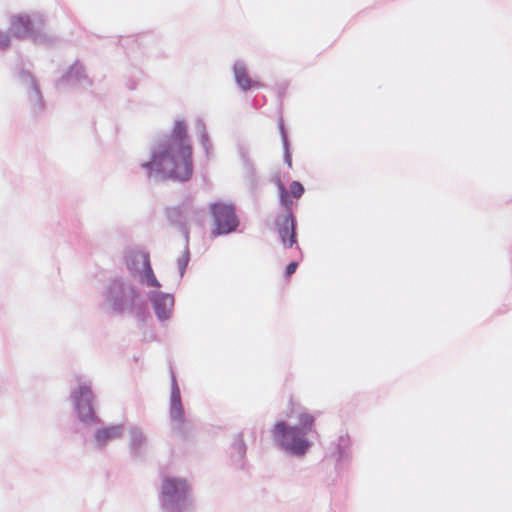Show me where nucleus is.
Returning <instances> with one entry per match:
<instances>
[{"label":"nucleus","mask_w":512,"mask_h":512,"mask_svg":"<svg viewBox=\"0 0 512 512\" xmlns=\"http://www.w3.org/2000/svg\"><path fill=\"white\" fill-rule=\"evenodd\" d=\"M10 37L7 33L0 30V49H5L10 46Z\"/></svg>","instance_id":"obj_17"},{"label":"nucleus","mask_w":512,"mask_h":512,"mask_svg":"<svg viewBox=\"0 0 512 512\" xmlns=\"http://www.w3.org/2000/svg\"><path fill=\"white\" fill-rule=\"evenodd\" d=\"M211 212L215 222V235L229 233L236 229L238 222L231 205L214 204L211 206Z\"/></svg>","instance_id":"obj_4"},{"label":"nucleus","mask_w":512,"mask_h":512,"mask_svg":"<svg viewBox=\"0 0 512 512\" xmlns=\"http://www.w3.org/2000/svg\"><path fill=\"white\" fill-rule=\"evenodd\" d=\"M298 427H287L285 422H278L272 430L273 440L283 449L295 455H304L310 443L304 435L312 430L314 417L306 412L298 416Z\"/></svg>","instance_id":"obj_2"},{"label":"nucleus","mask_w":512,"mask_h":512,"mask_svg":"<svg viewBox=\"0 0 512 512\" xmlns=\"http://www.w3.org/2000/svg\"><path fill=\"white\" fill-rule=\"evenodd\" d=\"M11 32L19 39H31L36 44H47L50 37L43 32L42 24L36 25L26 14L15 15L11 18Z\"/></svg>","instance_id":"obj_3"},{"label":"nucleus","mask_w":512,"mask_h":512,"mask_svg":"<svg viewBox=\"0 0 512 512\" xmlns=\"http://www.w3.org/2000/svg\"><path fill=\"white\" fill-rule=\"evenodd\" d=\"M298 267V263L297 262H291L287 265L286 267V276L287 277H290L292 274L295 273L296 269Z\"/></svg>","instance_id":"obj_18"},{"label":"nucleus","mask_w":512,"mask_h":512,"mask_svg":"<svg viewBox=\"0 0 512 512\" xmlns=\"http://www.w3.org/2000/svg\"><path fill=\"white\" fill-rule=\"evenodd\" d=\"M233 74L237 86L247 92L252 88H261L264 86L261 82L253 80L249 74L247 65L243 60H237L233 65Z\"/></svg>","instance_id":"obj_7"},{"label":"nucleus","mask_w":512,"mask_h":512,"mask_svg":"<svg viewBox=\"0 0 512 512\" xmlns=\"http://www.w3.org/2000/svg\"><path fill=\"white\" fill-rule=\"evenodd\" d=\"M188 490L186 481L178 479H166L163 482L162 493L171 498H182Z\"/></svg>","instance_id":"obj_9"},{"label":"nucleus","mask_w":512,"mask_h":512,"mask_svg":"<svg viewBox=\"0 0 512 512\" xmlns=\"http://www.w3.org/2000/svg\"><path fill=\"white\" fill-rule=\"evenodd\" d=\"M170 415L173 421L181 422L184 418V411L179 396H172Z\"/></svg>","instance_id":"obj_14"},{"label":"nucleus","mask_w":512,"mask_h":512,"mask_svg":"<svg viewBox=\"0 0 512 512\" xmlns=\"http://www.w3.org/2000/svg\"><path fill=\"white\" fill-rule=\"evenodd\" d=\"M287 86H288V83H283V84L279 85L278 96H282L286 93Z\"/></svg>","instance_id":"obj_19"},{"label":"nucleus","mask_w":512,"mask_h":512,"mask_svg":"<svg viewBox=\"0 0 512 512\" xmlns=\"http://www.w3.org/2000/svg\"><path fill=\"white\" fill-rule=\"evenodd\" d=\"M93 395L88 387H80L76 396V407L82 419H89L93 416L92 407Z\"/></svg>","instance_id":"obj_8"},{"label":"nucleus","mask_w":512,"mask_h":512,"mask_svg":"<svg viewBox=\"0 0 512 512\" xmlns=\"http://www.w3.org/2000/svg\"><path fill=\"white\" fill-rule=\"evenodd\" d=\"M290 193L293 197L300 198L304 193L303 185L298 181L292 182L290 185Z\"/></svg>","instance_id":"obj_16"},{"label":"nucleus","mask_w":512,"mask_h":512,"mask_svg":"<svg viewBox=\"0 0 512 512\" xmlns=\"http://www.w3.org/2000/svg\"><path fill=\"white\" fill-rule=\"evenodd\" d=\"M277 234L285 248L296 244V219L293 212H280L275 220Z\"/></svg>","instance_id":"obj_6"},{"label":"nucleus","mask_w":512,"mask_h":512,"mask_svg":"<svg viewBox=\"0 0 512 512\" xmlns=\"http://www.w3.org/2000/svg\"><path fill=\"white\" fill-rule=\"evenodd\" d=\"M279 192H280V205L282 207L281 212H288V211L292 212L293 202L291 200L290 194L287 191V189L284 187V185H282L281 183L279 184Z\"/></svg>","instance_id":"obj_15"},{"label":"nucleus","mask_w":512,"mask_h":512,"mask_svg":"<svg viewBox=\"0 0 512 512\" xmlns=\"http://www.w3.org/2000/svg\"><path fill=\"white\" fill-rule=\"evenodd\" d=\"M90 85L85 67L80 61H75L56 81V87L59 91H66L76 86Z\"/></svg>","instance_id":"obj_5"},{"label":"nucleus","mask_w":512,"mask_h":512,"mask_svg":"<svg viewBox=\"0 0 512 512\" xmlns=\"http://www.w3.org/2000/svg\"><path fill=\"white\" fill-rule=\"evenodd\" d=\"M121 433V427L119 426L107 427L104 429H100L96 433V440L99 443H105L108 440L119 438L121 436Z\"/></svg>","instance_id":"obj_12"},{"label":"nucleus","mask_w":512,"mask_h":512,"mask_svg":"<svg viewBox=\"0 0 512 512\" xmlns=\"http://www.w3.org/2000/svg\"><path fill=\"white\" fill-rule=\"evenodd\" d=\"M143 264H144V278L147 285L152 287H160V283L156 279L153 270L150 265V260L148 255L143 256Z\"/></svg>","instance_id":"obj_13"},{"label":"nucleus","mask_w":512,"mask_h":512,"mask_svg":"<svg viewBox=\"0 0 512 512\" xmlns=\"http://www.w3.org/2000/svg\"><path fill=\"white\" fill-rule=\"evenodd\" d=\"M178 181H187L193 174V147L184 121L174 122L169 137L153 152L144 165Z\"/></svg>","instance_id":"obj_1"},{"label":"nucleus","mask_w":512,"mask_h":512,"mask_svg":"<svg viewBox=\"0 0 512 512\" xmlns=\"http://www.w3.org/2000/svg\"><path fill=\"white\" fill-rule=\"evenodd\" d=\"M153 303L158 318L164 320L167 319L171 313L174 299L171 295L159 294L155 296Z\"/></svg>","instance_id":"obj_10"},{"label":"nucleus","mask_w":512,"mask_h":512,"mask_svg":"<svg viewBox=\"0 0 512 512\" xmlns=\"http://www.w3.org/2000/svg\"><path fill=\"white\" fill-rule=\"evenodd\" d=\"M19 79L27 86L29 94L34 93L36 96H42L35 77L29 71L22 69L19 72Z\"/></svg>","instance_id":"obj_11"}]
</instances>
